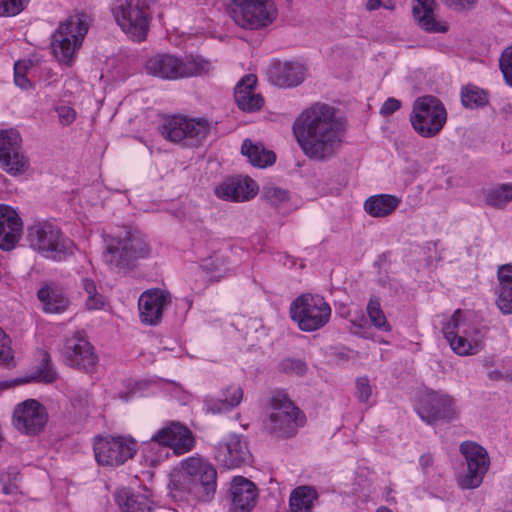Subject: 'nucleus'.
Here are the masks:
<instances>
[{
	"instance_id": "nucleus-1",
	"label": "nucleus",
	"mask_w": 512,
	"mask_h": 512,
	"mask_svg": "<svg viewBox=\"0 0 512 512\" xmlns=\"http://www.w3.org/2000/svg\"><path fill=\"white\" fill-rule=\"evenodd\" d=\"M292 130L302 152L309 159L320 162L336 154L344 135L335 108L320 102L303 110L295 119Z\"/></svg>"
},
{
	"instance_id": "nucleus-2",
	"label": "nucleus",
	"mask_w": 512,
	"mask_h": 512,
	"mask_svg": "<svg viewBox=\"0 0 512 512\" xmlns=\"http://www.w3.org/2000/svg\"><path fill=\"white\" fill-rule=\"evenodd\" d=\"M488 328L471 312L456 310L444 323L442 332L451 349L460 356L475 355L482 349Z\"/></svg>"
},
{
	"instance_id": "nucleus-3",
	"label": "nucleus",
	"mask_w": 512,
	"mask_h": 512,
	"mask_svg": "<svg viewBox=\"0 0 512 512\" xmlns=\"http://www.w3.org/2000/svg\"><path fill=\"white\" fill-rule=\"evenodd\" d=\"M272 412L263 421L264 433L276 439L294 437L306 422L305 414L284 391H274L270 397Z\"/></svg>"
},
{
	"instance_id": "nucleus-4",
	"label": "nucleus",
	"mask_w": 512,
	"mask_h": 512,
	"mask_svg": "<svg viewBox=\"0 0 512 512\" xmlns=\"http://www.w3.org/2000/svg\"><path fill=\"white\" fill-rule=\"evenodd\" d=\"M88 16L85 13L69 15L52 34L51 50L57 61L71 67L76 53L81 48L89 30Z\"/></svg>"
},
{
	"instance_id": "nucleus-5",
	"label": "nucleus",
	"mask_w": 512,
	"mask_h": 512,
	"mask_svg": "<svg viewBox=\"0 0 512 512\" xmlns=\"http://www.w3.org/2000/svg\"><path fill=\"white\" fill-rule=\"evenodd\" d=\"M105 242L106 248L102 259L110 269H130L136 260L146 258L150 254L145 240L126 228L116 235L107 236Z\"/></svg>"
},
{
	"instance_id": "nucleus-6",
	"label": "nucleus",
	"mask_w": 512,
	"mask_h": 512,
	"mask_svg": "<svg viewBox=\"0 0 512 512\" xmlns=\"http://www.w3.org/2000/svg\"><path fill=\"white\" fill-rule=\"evenodd\" d=\"M154 0H113L111 13L117 25L134 42L147 38L151 20L150 3Z\"/></svg>"
},
{
	"instance_id": "nucleus-7",
	"label": "nucleus",
	"mask_w": 512,
	"mask_h": 512,
	"mask_svg": "<svg viewBox=\"0 0 512 512\" xmlns=\"http://www.w3.org/2000/svg\"><path fill=\"white\" fill-rule=\"evenodd\" d=\"M289 313L301 331L314 332L329 322L332 310L324 297L306 293L292 301Z\"/></svg>"
},
{
	"instance_id": "nucleus-8",
	"label": "nucleus",
	"mask_w": 512,
	"mask_h": 512,
	"mask_svg": "<svg viewBox=\"0 0 512 512\" xmlns=\"http://www.w3.org/2000/svg\"><path fill=\"white\" fill-rule=\"evenodd\" d=\"M28 241L33 249L54 261H62L73 253V241L49 222H38L29 227Z\"/></svg>"
},
{
	"instance_id": "nucleus-9",
	"label": "nucleus",
	"mask_w": 512,
	"mask_h": 512,
	"mask_svg": "<svg viewBox=\"0 0 512 512\" xmlns=\"http://www.w3.org/2000/svg\"><path fill=\"white\" fill-rule=\"evenodd\" d=\"M447 120L443 103L435 96L418 97L412 107L410 122L417 134L432 138L439 134Z\"/></svg>"
},
{
	"instance_id": "nucleus-10",
	"label": "nucleus",
	"mask_w": 512,
	"mask_h": 512,
	"mask_svg": "<svg viewBox=\"0 0 512 512\" xmlns=\"http://www.w3.org/2000/svg\"><path fill=\"white\" fill-rule=\"evenodd\" d=\"M182 468L184 471L183 484L198 501L208 502L212 499L217 487V471L208 461L190 457Z\"/></svg>"
},
{
	"instance_id": "nucleus-11",
	"label": "nucleus",
	"mask_w": 512,
	"mask_h": 512,
	"mask_svg": "<svg viewBox=\"0 0 512 512\" xmlns=\"http://www.w3.org/2000/svg\"><path fill=\"white\" fill-rule=\"evenodd\" d=\"M93 450L98 464L118 467L134 457L138 444L131 436L99 435L94 438Z\"/></svg>"
},
{
	"instance_id": "nucleus-12",
	"label": "nucleus",
	"mask_w": 512,
	"mask_h": 512,
	"mask_svg": "<svg viewBox=\"0 0 512 512\" xmlns=\"http://www.w3.org/2000/svg\"><path fill=\"white\" fill-rule=\"evenodd\" d=\"M209 130L207 120L189 119L180 115L164 117L159 127L161 136L173 143H180L185 139L201 141L206 138Z\"/></svg>"
},
{
	"instance_id": "nucleus-13",
	"label": "nucleus",
	"mask_w": 512,
	"mask_h": 512,
	"mask_svg": "<svg viewBox=\"0 0 512 512\" xmlns=\"http://www.w3.org/2000/svg\"><path fill=\"white\" fill-rule=\"evenodd\" d=\"M22 138L13 128L0 130V167L10 175L24 174L29 160L21 150Z\"/></svg>"
},
{
	"instance_id": "nucleus-14",
	"label": "nucleus",
	"mask_w": 512,
	"mask_h": 512,
	"mask_svg": "<svg viewBox=\"0 0 512 512\" xmlns=\"http://www.w3.org/2000/svg\"><path fill=\"white\" fill-rule=\"evenodd\" d=\"M48 422V413L44 405L35 399L18 403L12 414V425L21 434L36 436Z\"/></svg>"
},
{
	"instance_id": "nucleus-15",
	"label": "nucleus",
	"mask_w": 512,
	"mask_h": 512,
	"mask_svg": "<svg viewBox=\"0 0 512 512\" xmlns=\"http://www.w3.org/2000/svg\"><path fill=\"white\" fill-rule=\"evenodd\" d=\"M61 356L68 366L85 372H92L98 362L94 347L80 332L65 339Z\"/></svg>"
},
{
	"instance_id": "nucleus-16",
	"label": "nucleus",
	"mask_w": 512,
	"mask_h": 512,
	"mask_svg": "<svg viewBox=\"0 0 512 512\" xmlns=\"http://www.w3.org/2000/svg\"><path fill=\"white\" fill-rule=\"evenodd\" d=\"M460 452L467 463V473L459 479L464 489L480 486L489 468V457L486 450L475 442L466 441L460 445Z\"/></svg>"
},
{
	"instance_id": "nucleus-17",
	"label": "nucleus",
	"mask_w": 512,
	"mask_h": 512,
	"mask_svg": "<svg viewBox=\"0 0 512 512\" xmlns=\"http://www.w3.org/2000/svg\"><path fill=\"white\" fill-rule=\"evenodd\" d=\"M416 411L428 424L439 420L451 421L456 415L454 399L436 391L423 393L418 399Z\"/></svg>"
},
{
	"instance_id": "nucleus-18",
	"label": "nucleus",
	"mask_w": 512,
	"mask_h": 512,
	"mask_svg": "<svg viewBox=\"0 0 512 512\" xmlns=\"http://www.w3.org/2000/svg\"><path fill=\"white\" fill-rule=\"evenodd\" d=\"M149 74L168 80L190 77L197 74L195 63L184 61L171 54H158L146 63Z\"/></svg>"
},
{
	"instance_id": "nucleus-19",
	"label": "nucleus",
	"mask_w": 512,
	"mask_h": 512,
	"mask_svg": "<svg viewBox=\"0 0 512 512\" xmlns=\"http://www.w3.org/2000/svg\"><path fill=\"white\" fill-rule=\"evenodd\" d=\"M250 456L246 441L236 434L223 438L214 448V459L223 468L235 469L246 463Z\"/></svg>"
},
{
	"instance_id": "nucleus-20",
	"label": "nucleus",
	"mask_w": 512,
	"mask_h": 512,
	"mask_svg": "<svg viewBox=\"0 0 512 512\" xmlns=\"http://www.w3.org/2000/svg\"><path fill=\"white\" fill-rule=\"evenodd\" d=\"M268 81L282 88L300 85L306 78L307 68L298 61L273 59L265 70Z\"/></svg>"
},
{
	"instance_id": "nucleus-21",
	"label": "nucleus",
	"mask_w": 512,
	"mask_h": 512,
	"mask_svg": "<svg viewBox=\"0 0 512 512\" xmlns=\"http://www.w3.org/2000/svg\"><path fill=\"white\" fill-rule=\"evenodd\" d=\"M171 304L170 294L160 288L144 291L138 300L139 316L143 324L156 326L163 317V312Z\"/></svg>"
},
{
	"instance_id": "nucleus-22",
	"label": "nucleus",
	"mask_w": 512,
	"mask_h": 512,
	"mask_svg": "<svg viewBox=\"0 0 512 512\" xmlns=\"http://www.w3.org/2000/svg\"><path fill=\"white\" fill-rule=\"evenodd\" d=\"M153 439L167 448H172L177 455L191 451L195 445L190 429L179 422H172L161 428L153 435Z\"/></svg>"
},
{
	"instance_id": "nucleus-23",
	"label": "nucleus",
	"mask_w": 512,
	"mask_h": 512,
	"mask_svg": "<svg viewBox=\"0 0 512 512\" xmlns=\"http://www.w3.org/2000/svg\"><path fill=\"white\" fill-rule=\"evenodd\" d=\"M22 232L23 222L17 211L8 205L0 204V249H14Z\"/></svg>"
},
{
	"instance_id": "nucleus-24",
	"label": "nucleus",
	"mask_w": 512,
	"mask_h": 512,
	"mask_svg": "<svg viewBox=\"0 0 512 512\" xmlns=\"http://www.w3.org/2000/svg\"><path fill=\"white\" fill-rule=\"evenodd\" d=\"M253 184L254 181L249 176L236 175L219 183L214 193L221 200L243 202L253 197Z\"/></svg>"
},
{
	"instance_id": "nucleus-25",
	"label": "nucleus",
	"mask_w": 512,
	"mask_h": 512,
	"mask_svg": "<svg viewBox=\"0 0 512 512\" xmlns=\"http://www.w3.org/2000/svg\"><path fill=\"white\" fill-rule=\"evenodd\" d=\"M231 495L229 512H251L255 506L256 485L243 476H236L231 483Z\"/></svg>"
},
{
	"instance_id": "nucleus-26",
	"label": "nucleus",
	"mask_w": 512,
	"mask_h": 512,
	"mask_svg": "<svg viewBox=\"0 0 512 512\" xmlns=\"http://www.w3.org/2000/svg\"><path fill=\"white\" fill-rule=\"evenodd\" d=\"M37 298L42 304L43 312L47 314H61L70 305L64 289L54 282L44 284L37 291Z\"/></svg>"
},
{
	"instance_id": "nucleus-27",
	"label": "nucleus",
	"mask_w": 512,
	"mask_h": 512,
	"mask_svg": "<svg viewBox=\"0 0 512 512\" xmlns=\"http://www.w3.org/2000/svg\"><path fill=\"white\" fill-rule=\"evenodd\" d=\"M234 98L239 109L245 112L256 108V75H245L236 85Z\"/></svg>"
},
{
	"instance_id": "nucleus-28",
	"label": "nucleus",
	"mask_w": 512,
	"mask_h": 512,
	"mask_svg": "<svg viewBox=\"0 0 512 512\" xmlns=\"http://www.w3.org/2000/svg\"><path fill=\"white\" fill-rule=\"evenodd\" d=\"M56 379L57 372L53 367L51 358L47 352H43L41 364L37 367V369L33 372V374L30 377L26 379L17 378L12 381L0 382V389H7L31 381L52 383Z\"/></svg>"
},
{
	"instance_id": "nucleus-29",
	"label": "nucleus",
	"mask_w": 512,
	"mask_h": 512,
	"mask_svg": "<svg viewBox=\"0 0 512 512\" xmlns=\"http://www.w3.org/2000/svg\"><path fill=\"white\" fill-rule=\"evenodd\" d=\"M400 202V199L394 195L377 194L366 199L364 210L371 217L383 218L392 214Z\"/></svg>"
},
{
	"instance_id": "nucleus-30",
	"label": "nucleus",
	"mask_w": 512,
	"mask_h": 512,
	"mask_svg": "<svg viewBox=\"0 0 512 512\" xmlns=\"http://www.w3.org/2000/svg\"><path fill=\"white\" fill-rule=\"evenodd\" d=\"M121 512H152V501L141 493H132L128 489L119 490L115 495Z\"/></svg>"
},
{
	"instance_id": "nucleus-31",
	"label": "nucleus",
	"mask_w": 512,
	"mask_h": 512,
	"mask_svg": "<svg viewBox=\"0 0 512 512\" xmlns=\"http://www.w3.org/2000/svg\"><path fill=\"white\" fill-rule=\"evenodd\" d=\"M417 5L413 7V15L419 25L428 32H445V27L436 22L433 16V1L417 0Z\"/></svg>"
},
{
	"instance_id": "nucleus-32",
	"label": "nucleus",
	"mask_w": 512,
	"mask_h": 512,
	"mask_svg": "<svg viewBox=\"0 0 512 512\" xmlns=\"http://www.w3.org/2000/svg\"><path fill=\"white\" fill-rule=\"evenodd\" d=\"M318 494L311 486H299L295 488L289 499L291 512H311Z\"/></svg>"
},
{
	"instance_id": "nucleus-33",
	"label": "nucleus",
	"mask_w": 512,
	"mask_h": 512,
	"mask_svg": "<svg viewBox=\"0 0 512 512\" xmlns=\"http://www.w3.org/2000/svg\"><path fill=\"white\" fill-rule=\"evenodd\" d=\"M233 19L242 28L254 30L256 28V0H232Z\"/></svg>"
},
{
	"instance_id": "nucleus-34",
	"label": "nucleus",
	"mask_w": 512,
	"mask_h": 512,
	"mask_svg": "<svg viewBox=\"0 0 512 512\" xmlns=\"http://www.w3.org/2000/svg\"><path fill=\"white\" fill-rule=\"evenodd\" d=\"M243 398V391L237 385L228 386L221 394L220 398L210 406L212 412H226L238 406Z\"/></svg>"
},
{
	"instance_id": "nucleus-35",
	"label": "nucleus",
	"mask_w": 512,
	"mask_h": 512,
	"mask_svg": "<svg viewBox=\"0 0 512 512\" xmlns=\"http://www.w3.org/2000/svg\"><path fill=\"white\" fill-rule=\"evenodd\" d=\"M366 311L370 322L376 329L384 332H390L392 330L377 296H370Z\"/></svg>"
},
{
	"instance_id": "nucleus-36",
	"label": "nucleus",
	"mask_w": 512,
	"mask_h": 512,
	"mask_svg": "<svg viewBox=\"0 0 512 512\" xmlns=\"http://www.w3.org/2000/svg\"><path fill=\"white\" fill-rule=\"evenodd\" d=\"M461 102L465 108L477 109L488 104V96L483 89L467 85L461 89Z\"/></svg>"
},
{
	"instance_id": "nucleus-37",
	"label": "nucleus",
	"mask_w": 512,
	"mask_h": 512,
	"mask_svg": "<svg viewBox=\"0 0 512 512\" xmlns=\"http://www.w3.org/2000/svg\"><path fill=\"white\" fill-rule=\"evenodd\" d=\"M168 456L167 447L158 443L151 437V440L145 443L142 449V457L145 463L150 467H156Z\"/></svg>"
},
{
	"instance_id": "nucleus-38",
	"label": "nucleus",
	"mask_w": 512,
	"mask_h": 512,
	"mask_svg": "<svg viewBox=\"0 0 512 512\" xmlns=\"http://www.w3.org/2000/svg\"><path fill=\"white\" fill-rule=\"evenodd\" d=\"M512 201V182L491 189L487 194V202L495 208H503Z\"/></svg>"
},
{
	"instance_id": "nucleus-39",
	"label": "nucleus",
	"mask_w": 512,
	"mask_h": 512,
	"mask_svg": "<svg viewBox=\"0 0 512 512\" xmlns=\"http://www.w3.org/2000/svg\"><path fill=\"white\" fill-rule=\"evenodd\" d=\"M278 17L273 0H258V29L271 25Z\"/></svg>"
},
{
	"instance_id": "nucleus-40",
	"label": "nucleus",
	"mask_w": 512,
	"mask_h": 512,
	"mask_svg": "<svg viewBox=\"0 0 512 512\" xmlns=\"http://www.w3.org/2000/svg\"><path fill=\"white\" fill-rule=\"evenodd\" d=\"M262 199L277 207L289 200V191L274 184H267L263 187Z\"/></svg>"
},
{
	"instance_id": "nucleus-41",
	"label": "nucleus",
	"mask_w": 512,
	"mask_h": 512,
	"mask_svg": "<svg viewBox=\"0 0 512 512\" xmlns=\"http://www.w3.org/2000/svg\"><path fill=\"white\" fill-rule=\"evenodd\" d=\"M31 66L32 62L30 60H19L14 64V82L21 89L32 88V83L26 76Z\"/></svg>"
},
{
	"instance_id": "nucleus-42",
	"label": "nucleus",
	"mask_w": 512,
	"mask_h": 512,
	"mask_svg": "<svg viewBox=\"0 0 512 512\" xmlns=\"http://www.w3.org/2000/svg\"><path fill=\"white\" fill-rule=\"evenodd\" d=\"M496 304L503 314H512V284L498 286Z\"/></svg>"
},
{
	"instance_id": "nucleus-43",
	"label": "nucleus",
	"mask_w": 512,
	"mask_h": 512,
	"mask_svg": "<svg viewBox=\"0 0 512 512\" xmlns=\"http://www.w3.org/2000/svg\"><path fill=\"white\" fill-rule=\"evenodd\" d=\"M281 372L288 375L303 376L307 372V364L301 359L286 358L279 365Z\"/></svg>"
},
{
	"instance_id": "nucleus-44",
	"label": "nucleus",
	"mask_w": 512,
	"mask_h": 512,
	"mask_svg": "<svg viewBox=\"0 0 512 512\" xmlns=\"http://www.w3.org/2000/svg\"><path fill=\"white\" fill-rule=\"evenodd\" d=\"M355 388V396L358 401L370 406L372 404L370 399L373 395V386L370 384L368 377H358L355 381Z\"/></svg>"
},
{
	"instance_id": "nucleus-45",
	"label": "nucleus",
	"mask_w": 512,
	"mask_h": 512,
	"mask_svg": "<svg viewBox=\"0 0 512 512\" xmlns=\"http://www.w3.org/2000/svg\"><path fill=\"white\" fill-rule=\"evenodd\" d=\"M29 0H0V17L16 16L21 13Z\"/></svg>"
},
{
	"instance_id": "nucleus-46",
	"label": "nucleus",
	"mask_w": 512,
	"mask_h": 512,
	"mask_svg": "<svg viewBox=\"0 0 512 512\" xmlns=\"http://www.w3.org/2000/svg\"><path fill=\"white\" fill-rule=\"evenodd\" d=\"M499 67L505 82L512 87V45L503 51L499 60Z\"/></svg>"
},
{
	"instance_id": "nucleus-47",
	"label": "nucleus",
	"mask_w": 512,
	"mask_h": 512,
	"mask_svg": "<svg viewBox=\"0 0 512 512\" xmlns=\"http://www.w3.org/2000/svg\"><path fill=\"white\" fill-rule=\"evenodd\" d=\"M13 359L11 339L0 327V363H8Z\"/></svg>"
},
{
	"instance_id": "nucleus-48",
	"label": "nucleus",
	"mask_w": 512,
	"mask_h": 512,
	"mask_svg": "<svg viewBox=\"0 0 512 512\" xmlns=\"http://www.w3.org/2000/svg\"><path fill=\"white\" fill-rule=\"evenodd\" d=\"M276 162V154L258 143V168L264 169Z\"/></svg>"
},
{
	"instance_id": "nucleus-49",
	"label": "nucleus",
	"mask_w": 512,
	"mask_h": 512,
	"mask_svg": "<svg viewBox=\"0 0 512 512\" xmlns=\"http://www.w3.org/2000/svg\"><path fill=\"white\" fill-rule=\"evenodd\" d=\"M444 5H446L448 8L454 10V11H465L473 9L478 0H441Z\"/></svg>"
},
{
	"instance_id": "nucleus-50",
	"label": "nucleus",
	"mask_w": 512,
	"mask_h": 512,
	"mask_svg": "<svg viewBox=\"0 0 512 512\" xmlns=\"http://www.w3.org/2000/svg\"><path fill=\"white\" fill-rule=\"evenodd\" d=\"M85 304L87 309L89 310L101 309L104 306V297L102 296V294L97 292L96 288L95 292L87 293V299Z\"/></svg>"
},
{
	"instance_id": "nucleus-51",
	"label": "nucleus",
	"mask_w": 512,
	"mask_h": 512,
	"mask_svg": "<svg viewBox=\"0 0 512 512\" xmlns=\"http://www.w3.org/2000/svg\"><path fill=\"white\" fill-rule=\"evenodd\" d=\"M59 121L62 125H70L76 118V113L73 108L69 106H60L57 108Z\"/></svg>"
},
{
	"instance_id": "nucleus-52",
	"label": "nucleus",
	"mask_w": 512,
	"mask_h": 512,
	"mask_svg": "<svg viewBox=\"0 0 512 512\" xmlns=\"http://www.w3.org/2000/svg\"><path fill=\"white\" fill-rule=\"evenodd\" d=\"M401 107V101L390 97L388 98L380 108V114L384 117L392 115L394 112L399 110Z\"/></svg>"
},
{
	"instance_id": "nucleus-53",
	"label": "nucleus",
	"mask_w": 512,
	"mask_h": 512,
	"mask_svg": "<svg viewBox=\"0 0 512 512\" xmlns=\"http://www.w3.org/2000/svg\"><path fill=\"white\" fill-rule=\"evenodd\" d=\"M380 8L393 10L395 8V2L394 0H368L366 3V9L368 11H374Z\"/></svg>"
},
{
	"instance_id": "nucleus-54",
	"label": "nucleus",
	"mask_w": 512,
	"mask_h": 512,
	"mask_svg": "<svg viewBox=\"0 0 512 512\" xmlns=\"http://www.w3.org/2000/svg\"><path fill=\"white\" fill-rule=\"evenodd\" d=\"M241 152L243 155H246L249 159V162L256 166V144H254L251 140L246 139L244 140Z\"/></svg>"
},
{
	"instance_id": "nucleus-55",
	"label": "nucleus",
	"mask_w": 512,
	"mask_h": 512,
	"mask_svg": "<svg viewBox=\"0 0 512 512\" xmlns=\"http://www.w3.org/2000/svg\"><path fill=\"white\" fill-rule=\"evenodd\" d=\"M499 286L512 285V266L509 264L503 265L498 269Z\"/></svg>"
},
{
	"instance_id": "nucleus-56",
	"label": "nucleus",
	"mask_w": 512,
	"mask_h": 512,
	"mask_svg": "<svg viewBox=\"0 0 512 512\" xmlns=\"http://www.w3.org/2000/svg\"><path fill=\"white\" fill-rule=\"evenodd\" d=\"M433 462H434V458L431 453H425V454L421 455L419 458V464L425 473L433 465Z\"/></svg>"
},
{
	"instance_id": "nucleus-57",
	"label": "nucleus",
	"mask_w": 512,
	"mask_h": 512,
	"mask_svg": "<svg viewBox=\"0 0 512 512\" xmlns=\"http://www.w3.org/2000/svg\"><path fill=\"white\" fill-rule=\"evenodd\" d=\"M82 287L86 294L89 292H95V289L97 288L95 281L90 278H84L82 280Z\"/></svg>"
},
{
	"instance_id": "nucleus-58",
	"label": "nucleus",
	"mask_w": 512,
	"mask_h": 512,
	"mask_svg": "<svg viewBox=\"0 0 512 512\" xmlns=\"http://www.w3.org/2000/svg\"><path fill=\"white\" fill-rule=\"evenodd\" d=\"M257 101H258V110H259L261 108V106L264 104V98L260 94H258Z\"/></svg>"
},
{
	"instance_id": "nucleus-59",
	"label": "nucleus",
	"mask_w": 512,
	"mask_h": 512,
	"mask_svg": "<svg viewBox=\"0 0 512 512\" xmlns=\"http://www.w3.org/2000/svg\"><path fill=\"white\" fill-rule=\"evenodd\" d=\"M376 512H392V511L385 506H381L376 510Z\"/></svg>"
}]
</instances>
